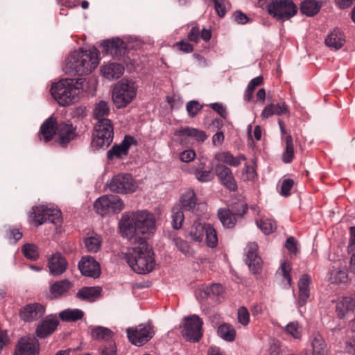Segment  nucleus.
<instances>
[{
  "label": "nucleus",
  "mask_w": 355,
  "mask_h": 355,
  "mask_svg": "<svg viewBox=\"0 0 355 355\" xmlns=\"http://www.w3.org/2000/svg\"><path fill=\"white\" fill-rule=\"evenodd\" d=\"M290 111L288 106L285 102L282 101L277 103H270L266 105L263 110L261 116L267 119L272 115H287L289 116Z\"/></svg>",
  "instance_id": "obj_26"
},
{
  "label": "nucleus",
  "mask_w": 355,
  "mask_h": 355,
  "mask_svg": "<svg viewBox=\"0 0 355 355\" xmlns=\"http://www.w3.org/2000/svg\"><path fill=\"white\" fill-rule=\"evenodd\" d=\"M217 332L218 336L226 341L232 342L235 339L236 331L230 324L223 323L220 324Z\"/></svg>",
  "instance_id": "obj_41"
},
{
  "label": "nucleus",
  "mask_w": 355,
  "mask_h": 355,
  "mask_svg": "<svg viewBox=\"0 0 355 355\" xmlns=\"http://www.w3.org/2000/svg\"><path fill=\"white\" fill-rule=\"evenodd\" d=\"M85 79L83 78H67L52 85L51 95L62 106L69 105L79 98L83 92Z\"/></svg>",
  "instance_id": "obj_3"
},
{
  "label": "nucleus",
  "mask_w": 355,
  "mask_h": 355,
  "mask_svg": "<svg viewBox=\"0 0 355 355\" xmlns=\"http://www.w3.org/2000/svg\"><path fill=\"white\" fill-rule=\"evenodd\" d=\"M101 46L105 53L115 58L121 57L126 51L125 43L119 38L103 41L101 44Z\"/></svg>",
  "instance_id": "obj_21"
},
{
  "label": "nucleus",
  "mask_w": 355,
  "mask_h": 355,
  "mask_svg": "<svg viewBox=\"0 0 355 355\" xmlns=\"http://www.w3.org/2000/svg\"><path fill=\"white\" fill-rule=\"evenodd\" d=\"M262 83V76H258L250 80L247 88L249 89V90H252L253 92H254L255 88L261 85Z\"/></svg>",
  "instance_id": "obj_63"
},
{
  "label": "nucleus",
  "mask_w": 355,
  "mask_h": 355,
  "mask_svg": "<svg viewBox=\"0 0 355 355\" xmlns=\"http://www.w3.org/2000/svg\"><path fill=\"white\" fill-rule=\"evenodd\" d=\"M37 354L35 343L25 338L19 340L15 352V355H37Z\"/></svg>",
  "instance_id": "obj_30"
},
{
  "label": "nucleus",
  "mask_w": 355,
  "mask_h": 355,
  "mask_svg": "<svg viewBox=\"0 0 355 355\" xmlns=\"http://www.w3.org/2000/svg\"><path fill=\"white\" fill-rule=\"evenodd\" d=\"M245 263L254 273H259L261 269L262 260L257 254L258 245L256 242H250L246 247Z\"/></svg>",
  "instance_id": "obj_16"
},
{
  "label": "nucleus",
  "mask_w": 355,
  "mask_h": 355,
  "mask_svg": "<svg viewBox=\"0 0 355 355\" xmlns=\"http://www.w3.org/2000/svg\"><path fill=\"white\" fill-rule=\"evenodd\" d=\"M22 233L19 229L12 228L10 229L8 232V239L9 240H13L14 243H16L19 240L22 238Z\"/></svg>",
  "instance_id": "obj_58"
},
{
  "label": "nucleus",
  "mask_w": 355,
  "mask_h": 355,
  "mask_svg": "<svg viewBox=\"0 0 355 355\" xmlns=\"http://www.w3.org/2000/svg\"><path fill=\"white\" fill-rule=\"evenodd\" d=\"M100 355H116V346L114 342H110L102 346Z\"/></svg>",
  "instance_id": "obj_55"
},
{
  "label": "nucleus",
  "mask_w": 355,
  "mask_h": 355,
  "mask_svg": "<svg viewBox=\"0 0 355 355\" xmlns=\"http://www.w3.org/2000/svg\"><path fill=\"white\" fill-rule=\"evenodd\" d=\"M121 236L137 242L146 241L155 230V220L153 214L147 211L125 213L119 221Z\"/></svg>",
  "instance_id": "obj_1"
},
{
  "label": "nucleus",
  "mask_w": 355,
  "mask_h": 355,
  "mask_svg": "<svg viewBox=\"0 0 355 355\" xmlns=\"http://www.w3.org/2000/svg\"><path fill=\"white\" fill-rule=\"evenodd\" d=\"M68 263L60 253L53 254L48 261L50 273L54 276L60 275L67 268Z\"/></svg>",
  "instance_id": "obj_24"
},
{
  "label": "nucleus",
  "mask_w": 355,
  "mask_h": 355,
  "mask_svg": "<svg viewBox=\"0 0 355 355\" xmlns=\"http://www.w3.org/2000/svg\"><path fill=\"white\" fill-rule=\"evenodd\" d=\"M293 184H294V182L292 179L288 178V179L284 180L282 182V185H281L280 194L284 197H287V196H290V194H291L290 191L292 189V187H293Z\"/></svg>",
  "instance_id": "obj_52"
},
{
  "label": "nucleus",
  "mask_w": 355,
  "mask_h": 355,
  "mask_svg": "<svg viewBox=\"0 0 355 355\" xmlns=\"http://www.w3.org/2000/svg\"><path fill=\"white\" fill-rule=\"evenodd\" d=\"M59 324L58 320L51 315L46 317L37 327L36 334L40 338H44L56 329Z\"/></svg>",
  "instance_id": "obj_23"
},
{
  "label": "nucleus",
  "mask_w": 355,
  "mask_h": 355,
  "mask_svg": "<svg viewBox=\"0 0 355 355\" xmlns=\"http://www.w3.org/2000/svg\"><path fill=\"white\" fill-rule=\"evenodd\" d=\"M24 255L28 259L36 260L39 257L37 248L34 244L26 243L22 247Z\"/></svg>",
  "instance_id": "obj_47"
},
{
  "label": "nucleus",
  "mask_w": 355,
  "mask_h": 355,
  "mask_svg": "<svg viewBox=\"0 0 355 355\" xmlns=\"http://www.w3.org/2000/svg\"><path fill=\"white\" fill-rule=\"evenodd\" d=\"M137 87L132 80L122 79L113 89L112 98L117 107H125L136 96Z\"/></svg>",
  "instance_id": "obj_5"
},
{
  "label": "nucleus",
  "mask_w": 355,
  "mask_h": 355,
  "mask_svg": "<svg viewBox=\"0 0 355 355\" xmlns=\"http://www.w3.org/2000/svg\"><path fill=\"white\" fill-rule=\"evenodd\" d=\"M292 267L290 263L284 261L283 262L279 268L276 272V276L282 278V283L286 286H290L291 285L292 279L291 277V271Z\"/></svg>",
  "instance_id": "obj_39"
},
{
  "label": "nucleus",
  "mask_w": 355,
  "mask_h": 355,
  "mask_svg": "<svg viewBox=\"0 0 355 355\" xmlns=\"http://www.w3.org/2000/svg\"><path fill=\"white\" fill-rule=\"evenodd\" d=\"M345 42L344 34L338 28L334 29L325 39L326 45L335 50L340 49Z\"/></svg>",
  "instance_id": "obj_27"
},
{
  "label": "nucleus",
  "mask_w": 355,
  "mask_h": 355,
  "mask_svg": "<svg viewBox=\"0 0 355 355\" xmlns=\"http://www.w3.org/2000/svg\"><path fill=\"white\" fill-rule=\"evenodd\" d=\"M285 247L292 254H296L299 252L297 241L293 236H290L286 239Z\"/></svg>",
  "instance_id": "obj_53"
},
{
  "label": "nucleus",
  "mask_w": 355,
  "mask_h": 355,
  "mask_svg": "<svg viewBox=\"0 0 355 355\" xmlns=\"http://www.w3.org/2000/svg\"><path fill=\"white\" fill-rule=\"evenodd\" d=\"M135 139L130 135H125L123 140L119 144H114L107 153L109 160L114 158L122 159L128 154L131 145L136 144Z\"/></svg>",
  "instance_id": "obj_15"
},
{
  "label": "nucleus",
  "mask_w": 355,
  "mask_h": 355,
  "mask_svg": "<svg viewBox=\"0 0 355 355\" xmlns=\"http://www.w3.org/2000/svg\"><path fill=\"white\" fill-rule=\"evenodd\" d=\"M285 150L282 155V161L284 163H291L294 157V147L292 136L288 134L284 137Z\"/></svg>",
  "instance_id": "obj_40"
},
{
  "label": "nucleus",
  "mask_w": 355,
  "mask_h": 355,
  "mask_svg": "<svg viewBox=\"0 0 355 355\" xmlns=\"http://www.w3.org/2000/svg\"><path fill=\"white\" fill-rule=\"evenodd\" d=\"M197 198L193 190H188L180 198L181 208L194 213L198 210Z\"/></svg>",
  "instance_id": "obj_28"
},
{
  "label": "nucleus",
  "mask_w": 355,
  "mask_h": 355,
  "mask_svg": "<svg viewBox=\"0 0 355 355\" xmlns=\"http://www.w3.org/2000/svg\"><path fill=\"white\" fill-rule=\"evenodd\" d=\"M94 209L101 216L118 214L124 209V203L116 195H104L96 200Z\"/></svg>",
  "instance_id": "obj_6"
},
{
  "label": "nucleus",
  "mask_w": 355,
  "mask_h": 355,
  "mask_svg": "<svg viewBox=\"0 0 355 355\" xmlns=\"http://www.w3.org/2000/svg\"><path fill=\"white\" fill-rule=\"evenodd\" d=\"M234 20L238 24H245L248 21V17H247V15L241 11H236L234 13Z\"/></svg>",
  "instance_id": "obj_62"
},
{
  "label": "nucleus",
  "mask_w": 355,
  "mask_h": 355,
  "mask_svg": "<svg viewBox=\"0 0 355 355\" xmlns=\"http://www.w3.org/2000/svg\"><path fill=\"white\" fill-rule=\"evenodd\" d=\"M238 321L242 325H247L250 321V313L245 306H241L237 313Z\"/></svg>",
  "instance_id": "obj_51"
},
{
  "label": "nucleus",
  "mask_w": 355,
  "mask_h": 355,
  "mask_svg": "<svg viewBox=\"0 0 355 355\" xmlns=\"http://www.w3.org/2000/svg\"><path fill=\"white\" fill-rule=\"evenodd\" d=\"M170 237L171 238L175 245L180 251L185 254H188L189 253V246L187 241L178 236H176L175 234H171Z\"/></svg>",
  "instance_id": "obj_48"
},
{
  "label": "nucleus",
  "mask_w": 355,
  "mask_h": 355,
  "mask_svg": "<svg viewBox=\"0 0 355 355\" xmlns=\"http://www.w3.org/2000/svg\"><path fill=\"white\" fill-rule=\"evenodd\" d=\"M98 64L97 50H80L68 58L67 71L74 75L83 76L91 73Z\"/></svg>",
  "instance_id": "obj_4"
},
{
  "label": "nucleus",
  "mask_w": 355,
  "mask_h": 355,
  "mask_svg": "<svg viewBox=\"0 0 355 355\" xmlns=\"http://www.w3.org/2000/svg\"><path fill=\"white\" fill-rule=\"evenodd\" d=\"M84 316V312L82 310L76 309H67L63 310L59 313V318L62 321L72 322L81 320Z\"/></svg>",
  "instance_id": "obj_37"
},
{
  "label": "nucleus",
  "mask_w": 355,
  "mask_h": 355,
  "mask_svg": "<svg viewBox=\"0 0 355 355\" xmlns=\"http://www.w3.org/2000/svg\"><path fill=\"white\" fill-rule=\"evenodd\" d=\"M345 350L347 353L355 355V336L350 338L346 342Z\"/></svg>",
  "instance_id": "obj_61"
},
{
  "label": "nucleus",
  "mask_w": 355,
  "mask_h": 355,
  "mask_svg": "<svg viewBox=\"0 0 355 355\" xmlns=\"http://www.w3.org/2000/svg\"><path fill=\"white\" fill-rule=\"evenodd\" d=\"M101 291L99 287H83L77 293V297L83 300L93 302L100 295Z\"/></svg>",
  "instance_id": "obj_36"
},
{
  "label": "nucleus",
  "mask_w": 355,
  "mask_h": 355,
  "mask_svg": "<svg viewBox=\"0 0 355 355\" xmlns=\"http://www.w3.org/2000/svg\"><path fill=\"white\" fill-rule=\"evenodd\" d=\"M72 287V284L67 279L57 281L50 286V293L57 298L63 295Z\"/></svg>",
  "instance_id": "obj_34"
},
{
  "label": "nucleus",
  "mask_w": 355,
  "mask_h": 355,
  "mask_svg": "<svg viewBox=\"0 0 355 355\" xmlns=\"http://www.w3.org/2000/svg\"><path fill=\"white\" fill-rule=\"evenodd\" d=\"M110 112V107L108 102L105 101H100L96 103L94 110L93 115L94 119L98 121L104 119H108L107 117Z\"/></svg>",
  "instance_id": "obj_35"
},
{
  "label": "nucleus",
  "mask_w": 355,
  "mask_h": 355,
  "mask_svg": "<svg viewBox=\"0 0 355 355\" xmlns=\"http://www.w3.org/2000/svg\"><path fill=\"white\" fill-rule=\"evenodd\" d=\"M33 220L37 225L44 223H51L55 226L62 223L61 211L53 207L39 206L33 208Z\"/></svg>",
  "instance_id": "obj_9"
},
{
  "label": "nucleus",
  "mask_w": 355,
  "mask_h": 355,
  "mask_svg": "<svg viewBox=\"0 0 355 355\" xmlns=\"http://www.w3.org/2000/svg\"><path fill=\"white\" fill-rule=\"evenodd\" d=\"M57 136L58 144L62 147H66L71 141L76 138V128L73 126L71 123H58Z\"/></svg>",
  "instance_id": "obj_17"
},
{
  "label": "nucleus",
  "mask_w": 355,
  "mask_h": 355,
  "mask_svg": "<svg viewBox=\"0 0 355 355\" xmlns=\"http://www.w3.org/2000/svg\"><path fill=\"white\" fill-rule=\"evenodd\" d=\"M186 108L189 116L193 117L200 110V104L198 101H191L187 103Z\"/></svg>",
  "instance_id": "obj_54"
},
{
  "label": "nucleus",
  "mask_w": 355,
  "mask_h": 355,
  "mask_svg": "<svg viewBox=\"0 0 355 355\" xmlns=\"http://www.w3.org/2000/svg\"><path fill=\"white\" fill-rule=\"evenodd\" d=\"M107 187L112 192L125 193L134 192L137 184L131 175L119 174L112 178Z\"/></svg>",
  "instance_id": "obj_12"
},
{
  "label": "nucleus",
  "mask_w": 355,
  "mask_h": 355,
  "mask_svg": "<svg viewBox=\"0 0 355 355\" xmlns=\"http://www.w3.org/2000/svg\"><path fill=\"white\" fill-rule=\"evenodd\" d=\"M320 9V6L316 0H305L302 3L300 10L307 16H313Z\"/></svg>",
  "instance_id": "obj_42"
},
{
  "label": "nucleus",
  "mask_w": 355,
  "mask_h": 355,
  "mask_svg": "<svg viewBox=\"0 0 355 355\" xmlns=\"http://www.w3.org/2000/svg\"><path fill=\"white\" fill-rule=\"evenodd\" d=\"M198 217L194 221L193 225L189 231V236L191 239L196 241H200V231L198 227H200V221Z\"/></svg>",
  "instance_id": "obj_56"
},
{
  "label": "nucleus",
  "mask_w": 355,
  "mask_h": 355,
  "mask_svg": "<svg viewBox=\"0 0 355 355\" xmlns=\"http://www.w3.org/2000/svg\"><path fill=\"white\" fill-rule=\"evenodd\" d=\"M180 329L186 341L198 343L200 340V317L198 315L184 317L180 324Z\"/></svg>",
  "instance_id": "obj_8"
},
{
  "label": "nucleus",
  "mask_w": 355,
  "mask_h": 355,
  "mask_svg": "<svg viewBox=\"0 0 355 355\" xmlns=\"http://www.w3.org/2000/svg\"><path fill=\"white\" fill-rule=\"evenodd\" d=\"M172 225L175 230H179L182 227L184 221V214L182 208L177 205L172 209Z\"/></svg>",
  "instance_id": "obj_44"
},
{
  "label": "nucleus",
  "mask_w": 355,
  "mask_h": 355,
  "mask_svg": "<svg viewBox=\"0 0 355 355\" xmlns=\"http://www.w3.org/2000/svg\"><path fill=\"white\" fill-rule=\"evenodd\" d=\"M45 310V306L40 303H31L21 308L19 317L25 322L36 321L44 316Z\"/></svg>",
  "instance_id": "obj_14"
},
{
  "label": "nucleus",
  "mask_w": 355,
  "mask_h": 355,
  "mask_svg": "<svg viewBox=\"0 0 355 355\" xmlns=\"http://www.w3.org/2000/svg\"><path fill=\"white\" fill-rule=\"evenodd\" d=\"M355 311V296H344L338 299L336 312L340 319H343L348 314Z\"/></svg>",
  "instance_id": "obj_20"
},
{
  "label": "nucleus",
  "mask_w": 355,
  "mask_h": 355,
  "mask_svg": "<svg viewBox=\"0 0 355 355\" xmlns=\"http://www.w3.org/2000/svg\"><path fill=\"white\" fill-rule=\"evenodd\" d=\"M286 332L295 339L301 338V331L298 322H291L286 327Z\"/></svg>",
  "instance_id": "obj_50"
},
{
  "label": "nucleus",
  "mask_w": 355,
  "mask_h": 355,
  "mask_svg": "<svg viewBox=\"0 0 355 355\" xmlns=\"http://www.w3.org/2000/svg\"><path fill=\"white\" fill-rule=\"evenodd\" d=\"M101 71L105 78L112 80L120 78L124 72V67L118 63H110L103 67Z\"/></svg>",
  "instance_id": "obj_32"
},
{
  "label": "nucleus",
  "mask_w": 355,
  "mask_h": 355,
  "mask_svg": "<svg viewBox=\"0 0 355 355\" xmlns=\"http://www.w3.org/2000/svg\"><path fill=\"white\" fill-rule=\"evenodd\" d=\"M196 157V153L193 150H186L180 153V159L184 162H189Z\"/></svg>",
  "instance_id": "obj_59"
},
{
  "label": "nucleus",
  "mask_w": 355,
  "mask_h": 355,
  "mask_svg": "<svg viewBox=\"0 0 355 355\" xmlns=\"http://www.w3.org/2000/svg\"><path fill=\"white\" fill-rule=\"evenodd\" d=\"M202 234L205 236V243L207 247L214 248L217 246L218 239L217 232L213 225L209 223H205L201 226V236Z\"/></svg>",
  "instance_id": "obj_29"
},
{
  "label": "nucleus",
  "mask_w": 355,
  "mask_h": 355,
  "mask_svg": "<svg viewBox=\"0 0 355 355\" xmlns=\"http://www.w3.org/2000/svg\"><path fill=\"white\" fill-rule=\"evenodd\" d=\"M139 245L128 250L125 259L129 266L137 273L151 272L155 265L153 249L146 241H137Z\"/></svg>",
  "instance_id": "obj_2"
},
{
  "label": "nucleus",
  "mask_w": 355,
  "mask_h": 355,
  "mask_svg": "<svg viewBox=\"0 0 355 355\" xmlns=\"http://www.w3.org/2000/svg\"><path fill=\"white\" fill-rule=\"evenodd\" d=\"M313 355H327V345L323 337L319 333H314L311 336Z\"/></svg>",
  "instance_id": "obj_33"
},
{
  "label": "nucleus",
  "mask_w": 355,
  "mask_h": 355,
  "mask_svg": "<svg viewBox=\"0 0 355 355\" xmlns=\"http://www.w3.org/2000/svg\"><path fill=\"white\" fill-rule=\"evenodd\" d=\"M127 334L132 344L140 346L153 338L154 331L151 326L140 324L135 328L128 329Z\"/></svg>",
  "instance_id": "obj_13"
},
{
  "label": "nucleus",
  "mask_w": 355,
  "mask_h": 355,
  "mask_svg": "<svg viewBox=\"0 0 355 355\" xmlns=\"http://www.w3.org/2000/svg\"><path fill=\"white\" fill-rule=\"evenodd\" d=\"M200 36V30L198 26H193L188 33V40L190 42L197 43Z\"/></svg>",
  "instance_id": "obj_60"
},
{
  "label": "nucleus",
  "mask_w": 355,
  "mask_h": 355,
  "mask_svg": "<svg viewBox=\"0 0 355 355\" xmlns=\"http://www.w3.org/2000/svg\"><path fill=\"white\" fill-rule=\"evenodd\" d=\"M101 237L97 234L91 236L85 239V245L90 252H97L101 246Z\"/></svg>",
  "instance_id": "obj_43"
},
{
  "label": "nucleus",
  "mask_w": 355,
  "mask_h": 355,
  "mask_svg": "<svg viewBox=\"0 0 355 355\" xmlns=\"http://www.w3.org/2000/svg\"><path fill=\"white\" fill-rule=\"evenodd\" d=\"M174 48H176L178 51L183 53H191L193 50V45L187 42L184 40L176 42L174 46Z\"/></svg>",
  "instance_id": "obj_57"
},
{
  "label": "nucleus",
  "mask_w": 355,
  "mask_h": 355,
  "mask_svg": "<svg viewBox=\"0 0 355 355\" xmlns=\"http://www.w3.org/2000/svg\"><path fill=\"white\" fill-rule=\"evenodd\" d=\"M216 159L222 163L227 164L231 166H239L242 161H245L246 157L244 155L240 154L236 157H234L230 152H221L218 153L215 156Z\"/></svg>",
  "instance_id": "obj_31"
},
{
  "label": "nucleus",
  "mask_w": 355,
  "mask_h": 355,
  "mask_svg": "<svg viewBox=\"0 0 355 355\" xmlns=\"http://www.w3.org/2000/svg\"><path fill=\"white\" fill-rule=\"evenodd\" d=\"M78 268L85 276L96 278L101 274L100 264L92 257H83L78 263Z\"/></svg>",
  "instance_id": "obj_18"
},
{
  "label": "nucleus",
  "mask_w": 355,
  "mask_h": 355,
  "mask_svg": "<svg viewBox=\"0 0 355 355\" xmlns=\"http://www.w3.org/2000/svg\"><path fill=\"white\" fill-rule=\"evenodd\" d=\"M311 284V277L308 274L302 275L298 281V296L297 299V305L299 308L305 306L310 298V284Z\"/></svg>",
  "instance_id": "obj_19"
},
{
  "label": "nucleus",
  "mask_w": 355,
  "mask_h": 355,
  "mask_svg": "<svg viewBox=\"0 0 355 355\" xmlns=\"http://www.w3.org/2000/svg\"><path fill=\"white\" fill-rule=\"evenodd\" d=\"M57 124L56 119L53 116L47 119L40 127L38 134L40 140L44 142L50 141L57 135Z\"/></svg>",
  "instance_id": "obj_25"
},
{
  "label": "nucleus",
  "mask_w": 355,
  "mask_h": 355,
  "mask_svg": "<svg viewBox=\"0 0 355 355\" xmlns=\"http://www.w3.org/2000/svg\"><path fill=\"white\" fill-rule=\"evenodd\" d=\"M114 128L110 119L101 120L95 125L92 145L96 148H107L112 142Z\"/></svg>",
  "instance_id": "obj_7"
},
{
  "label": "nucleus",
  "mask_w": 355,
  "mask_h": 355,
  "mask_svg": "<svg viewBox=\"0 0 355 355\" xmlns=\"http://www.w3.org/2000/svg\"><path fill=\"white\" fill-rule=\"evenodd\" d=\"M199 134L200 132L198 129L190 127L181 128L177 130L175 132L176 136L189 137L192 138H198Z\"/></svg>",
  "instance_id": "obj_49"
},
{
  "label": "nucleus",
  "mask_w": 355,
  "mask_h": 355,
  "mask_svg": "<svg viewBox=\"0 0 355 355\" xmlns=\"http://www.w3.org/2000/svg\"><path fill=\"white\" fill-rule=\"evenodd\" d=\"M92 336L96 340H103L107 341V343L114 342L112 340L113 332L108 328L97 326L92 329Z\"/></svg>",
  "instance_id": "obj_38"
},
{
  "label": "nucleus",
  "mask_w": 355,
  "mask_h": 355,
  "mask_svg": "<svg viewBox=\"0 0 355 355\" xmlns=\"http://www.w3.org/2000/svg\"><path fill=\"white\" fill-rule=\"evenodd\" d=\"M225 139V136L223 132L218 131L212 137V143L214 146H219L222 144Z\"/></svg>",
  "instance_id": "obj_64"
},
{
  "label": "nucleus",
  "mask_w": 355,
  "mask_h": 355,
  "mask_svg": "<svg viewBox=\"0 0 355 355\" xmlns=\"http://www.w3.org/2000/svg\"><path fill=\"white\" fill-rule=\"evenodd\" d=\"M256 223L265 234H269L276 230L275 222L270 219L256 220Z\"/></svg>",
  "instance_id": "obj_45"
},
{
  "label": "nucleus",
  "mask_w": 355,
  "mask_h": 355,
  "mask_svg": "<svg viewBox=\"0 0 355 355\" xmlns=\"http://www.w3.org/2000/svg\"><path fill=\"white\" fill-rule=\"evenodd\" d=\"M267 10L278 19H288L295 15L297 7L292 0H273L267 6Z\"/></svg>",
  "instance_id": "obj_10"
},
{
  "label": "nucleus",
  "mask_w": 355,
  "mask_h": 355,
  "mask_svg": "<svg viewBox=\"0 0 355 355\" xmlns=\"http://www.w3.org/2000/svg\"><path fill=\"white\" fill-rule=\"evenodd\" d=\"M248 209L246 203L239 202L232 207V210L220 209L218 211V216L225 227L232 228L235 226L237 217H243Z\"/></svg>",
  "instance_id": "obj_11"
},
{
  "label": "nucleus",
  "mask_w": 355,
  "mask_h": 355,
  "mask_svg": "<svg viewBox=\"0 0 355 355\" xmlns=\"http://www.w3.org/2000/svg\"><path fill=\"white\" fill-rule=\"evenodd\" d=\"M203 292L205 295L208 297H217L220 295L223 292V286L219 284H213L209 287L201 288V292Z\"/></svg>",
  "instance_id": "obj_46"
},
{
  "label": "nucleus",
  "mask_w": 355,
  "mask_h": 355,
  "mask_svg": "<svg viewBox=\"0 0 355 355\" xmlns=\"http://www.w3.org/2000/svg\"><path fill=\"white\" fill-rule=\"evenodd\" d=\"M216 174L220 180V182L228 189L234 191L237 185L232 175V170L224 164H218L216 166Z\"/></svg>",
  "instance_id": "obj_22"
}]
</instances>
